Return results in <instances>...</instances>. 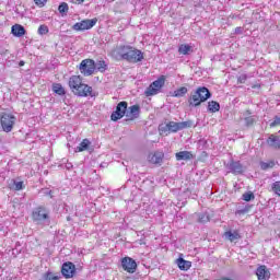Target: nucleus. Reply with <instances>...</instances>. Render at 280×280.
Masks as SVG:
<instances>
[{
	"instance_id": "30",
	"label": "nucleus",
	"mask_w": 280,
	"mask_h": 280,
	"mask_svg": "<svg viewBox=\"0 0 280 280\" xmlns=\"http://www.w3.org/2000/svg\"><path fill=\"white\" fill-rule=\"evenodd\" d=\"M106 68H107L106 61L104 60H101L96 63V69L97 71H100V73H104V71H106Z\"/></svg>"
},
{
	"instance_id": "5",
	"label": "nucleus",
	"mask_w": 280,
	"mask_h": 280,
	"mask_svg": "<svg viewBox=\"0 0 280 280\" xmlns=\"http://www.w3.org/2000/svg\"><path fill=\"white\" fill-rule=\"evenodd\" d=\"M165 75H160L158 80L153 81L144 91L145 97L159 95V92L165 86Z\"/></svg>"
},
{
	"instance_id": "34",
	"label": "nucleus",
	"mask_w": 280,
	"mask_h": 280,
	"mask_svg": "<svg viewBox=\"0 0 280 280\" xmlns=\"http://www.w3.org/2000/svg\"><path fill=\"white\" fill-rule=\"evenodd\" d=\"M271 189H272L273 194H276V196L280 197V182H275L271 185Z\"/></svg>"
},
{
	"instance_id": "8",
	"label": "nucleus",
	"mask_w": 280,
	"mask_h": 280,
	"mask_svg": "<svg viewBox=\"0 0 280 280\" xmlns=\"http://www.w3.org/2000/svg\"><path fill=\"white\" fill-rule=\"evenodd\" d=\"M32 220L33 222H45V220H49V211L45 206H38L32 212Z\"/></svg>"
},
{
	"instance_id": "22",
	"label": "nucleus",
	"mask_w": 280,
	"mask_h": 280,
	"mask_svg": "<svg viewBox=\"0 0 280 280\" xmlns=\"http://www.w3.org/2000/svg\"><path fill=\"white\" fill-rule=\"evenodd\" d=\"M191 51H194V49L189 44H180L178 47V54L180 56H188V54H191Z\"/></svg>"
},
{
	"instance_id": "4",
	"label": "nucleus",
	"mask_w": 280,
	"mask_h": 280,
	"mask_svg": "<svg viewBox=\"0 0 280 280\" xmlns=\"http://www.w3.org/2000/svg\"><path fill=\"white\" fill-rule=\"evenodd\" d=\"M16 124V116L11 113H1L0 114V125L3 132H12L14 130V125Z\"/></svg>"
},
{
	"instance_id": "33",
	"label": "nucleus",
	"mask_w": 280,
	"mask_h": 280,
	"mask_svg": "<svg viewBox=\"0 0 280 280\" xmlns=\"http://www.w3.org/2000/svg\"><path fill=\"white\" fill-rule=\"evenodd\" d=\"M275 165H276L275 161L262 162L261 170H272V167H275Z\"/></svg>"
},
{
	"instance_id": "31",
	"label": "nucleus",
	"mask_w": 280,
	"mask_h": 280,
	"mask_svg": "<svg viewBox=\"0 0 280 280\" xmlns=\"http://www.w3.org/2000/svg\"><path fill=\"white\" fill-rule=\"evenodd\" d=\"M243 200L245 202H250V200H255V194H253V191H247L243 194Z\"/></svg>"
},
{
	"instance_id": "17",
	"label": "nucleus",
	"mask_w": 280,
	"mask_h": 280,
	"mask_svg": "<svg viewBox=\"0 0 280 280\" xmlns=\"http://www.w3.org/2000/svg\"><path fill=\"white\" fill-rule=\"evenodd\" d=\"M267 144L269 148H273V150H280V137L271 133L267 139Z\"/></svg>"
},
{
	"instance_id": "20",
	"label": "nucleus",
	"mask_w": 280,
	"mask_h": 280,
	"mask_svg": "<svg viewBox=\"0 0 280 280\" xmlns=\"http://www.w3.org/2000/svg\"><path fill=\"white\" fill-rule=\"evenodd\" d=\"M224 235L226 237V240H229V242H237V240H242V235L240 234V232L237 230L235 231H226L224 232Z\"/></svg>"
},
{
	"instance_id": "28",
	"label": "nucleus",
	"mask_w": 280,
	"mask_h": 280,
	"mask_svg": "<svg viewBox=\"0 0 280 280\" xmlns=\"http://www.w3.org/2000/svg\"><path fill=\"white\" fill-rule=\"evenodd\" d=\"M43 280H60V276L56 275L55 272L51 271H46L43 275Z\"/></svg>"
},
{
	"instance_id": "37",
	"label": "nucleus",
	"mask_w": 280,
	"mask_h": 280,
	"mask_svg": "<svg viewBox=\"0 0 280 280\" xmlns=\"http://www.w3.org/2000/svg\"><path fill=\"white\" fill-rule=\"evenodd\" d=\"M248 77L246 74H242L241 77L237 78V83L238 84H244Z\"/></svg>"
},
{
	"instance_id": "23",
	"label": "nucleus",
	"mask_w": 280,
	"mask_h": 280,
	"mask_svg": "<svg viewBox=\"0 0 280 280\" xmlns=\"http://www.w3.org/2000/svg\"><path fill=\"white\" fill-rule=\"evenodd\" d=\"M91 148V140L90 139H83L81 143L77 147L75 152H84Z\"/></svg>"
},
{
	"instance_id": "10",
	"label": "nucleus",
	"mask_w": 280,
	"mask_h": 280,
	"mask_svg": "<svg viewBox=\"0 0 280 280\" xmlns=\"http://www.w3.org/2000/svg\"><path fill=\"white\" fill-rule=\"evenodd\" d=\"M79 69L83 75H93L95 73V61L93 59H84L81 61Z\"/></svg>"
},
{
	"instance_id": "19",
	"label": "nucleus",
	"mask_w": 280,
	"mask_h": 280,
	"mask_svg": "<svg viewBox=\"0 0 280 280\" xmlns=\"http://www.w3.org/2000/svg\"><path fill=\"white\" fill-rule=\"evenodd\" d=\"M176 161H191L194 153L191 151H179L175 153Z\"/></svg>"
},
{
	"instance_id": "36",
	"label": "nucleus",
	"mask_w": 280,
	"mask_h": 280,
	"mask_svg": "<svg viewBox=\"0 0 280 280\" xmlns=\"http://www.w3.org/2000/svg\"><path fill=\"white\" fill-rule=\"evenodd\" d=\"M35 5H37V8H45V5H47V0H33Z\"/></svg>"
},
{
	"instance_id": "14",
	"label": "nucleus",
	"mask_w": 280,
	"mask_h": 280,
	"mask_svg": "<svg viewBox=\"0 0 280 280\" xmlns=\"http://www.w3.org/2000/svg\"><path fill=\"white\" fill-rule=\"evenodd\" d=\"M167 130L170 132H178V130H184V128H191V121H183V122H174L170 121L166 125Z\"/></svg>"
},
{
	"instance_id": "29",
	"label": "nucleus",
	"mask_w": 280,
	"mask_h": 280,
	"mask_svg": "<svg viewBox=\"0 0 280 280\" xmlns=\"http://www.w3.org/2000/svg\"><path fill=\"white\" fill-rule=\"evenodd\" d=\"M37 34H39V36H45L46 34H49V26L45 24L39 25Z\"/></svg>"
},
{
	"instance_id": "2",
	"label": "nucleus",
	"mask_w": 280,
	"mask_h": 280,
	"mask_svg": "<svg viewBox=\"0 0 280 280\" xmlns=\"http://www.w3.org/2000/svg\"><path fill=\"white\" fill-rule=\"evenodd\" d=\"M118 55L121 57L122 60H126L127 62H131L133 65H137V62H141V60H143V51L132 46H119Z\"/></svg>"
},
{
	"instance_id": "38",
	"label": "nucleus",
	"mask_w": 280,
	"mask_h": 280,
	"mask_svg": "<svg viewBox=\"0 0 280 280\" xmlns=\"http://www.w3.org/2000/svg\"><path fill=\"white\" fill-rule=\"evenodd\" d=\"M245 213H248V208L241 209V210H237V211H236V214H237V215H245Z\"/></svg>"
},
{
	"instance_id": "41",
	"label": "nucleus",
	"mask_w": 280,
	"mask_h": 280,
	"mask_svg": "<svg viewBox=\"0 0 280 280\" xmlns=\"http://www.w3.org/2000/svg\"><path fill=\"white\" fill-rule=\"evenodd\" d=\"M252 89H261V84L256 83V84L252 85Z\"/></svg>"
},
{
	"instance_id": "27",
	"label": "nucleus",
	"mask_w": 280,
	"mask_h": 280,
	"mask_svg": "<svg viewBox=\"0 0 280 280\" xmlns=\"http://www.w3.org/2000/svg\"><path fill=\"white\" fill-rule=\"evenodd\" d=\"M9 189H13V191H21L25 189V184L23 182L13 180V186H9Z\"/></svg>"
},
{
	"instance_id": "25",
	"label": "nucleus",
	"mask_w": 280,
	"mask_h": 280,
	"mask_svg": "<svg viewBox=\"0 0 280 280\" xmlns=\"http://www.w3.org/2000/svg\"><path fill=\"white\" fill-rule=\"evenodd\" d=\"M208 110H209V113L220 112V103H218L215 101L208 102Z\"/></svg>"
},
{
	"instance_id": "13",
	"label": "nucleus",
	"mask_w": 280,
	"mask_h": 280,
	"mask_svg": "<svg viewBox=\"0 0 280 280\" xmlns=\"http://www.w3.org/2000/svg\"><path fill=\"white\" fill-rule=\"evenodd\" d=\"M140 115H141V106L137 104L132 105L127 109L125 114L126 121H135V119H139Z\"/></svg>"
},
{
	"instance_id": "42",
	"label": "nucleus",
	"mask_w": 280,
	"mask_h": 280,
	"mask_svg": "<svg viewBox=\"0 0 280 280\" xmlns=\"http://www.w3.org/2000/svg\"><path fill=\"white\" fill-rule=\"evenodd\" d=\"M19 67H25V61L21 60V61L19 62Z\"/></svg>"
},
{
	"instance_id": "1",
	"label": "nucleus",
	"mask_w": 280,
	"mask_h": 280,
	"mask_svg": "<svg viewBox=\"0 0 280 280\" xmlns=\"http://www.w3.org/2000/svg\"><path fill=\"white\" fill-rule=\"evenodd\" d=\"M68 86L78 97H97L93 86L84 83V79L81 75H71L68 80Z\"/></svg>"
},
{
	"instance_id": "7",
	"label": "nucleus",
	"mask_w": 280,
	"mask_h": 280,
	"mask_svg": "<svg viewBox=\"0 0 280 280\" xmlns=\"http://www.w3.org/2000/svg\"><path fill=\"white\" fill-rule=\"evenodd\" d=\"M95 25H97V18L77 22L75 24H73L72 30H74V32H84L86 30H93Z\"/></svg>"
},
{
	"instance_id": "35",
	"label": "nucleus",
	"mask_w": 280,
	"mask_h": 280,
	"mask_svg": "<svg viewBox=\"0 0 280 280\" xmlns=\"http://www.w3.org/2000/svg\"><path fill=\"white\" fill-rule=\"evenodd\" d=\"M254 125H255V118H253V116L245 118V126H247V128H250V126H254Z\"/></svg>"
},
{
	"instance_id": "6",
	"label": "nucleus",
	"mask_w": 280,
	"mask_h": 280,
	"mask_svg": "<svg viewBox=\"0 0 280 280\" xmlns=\"http://www.w3.org/2000/svg\"><path fill=\"white\" fill-rule=\"evenodd\" d=\"M128 110V102L121 101L117 104L116 110H114L110 115L112 121H119V119H124L126 117V113Z\"/></svg>"
},
{
	"instance_id": "11",
	"label": "nucleus",
	"mask_w": 280,
	"mask_h": 280,
	"mask_svg": "<svg viewBox=\"0 0 280 280\" xmlns=\"http://www.w3.org/2000/svg\"><path fill=\"white\" fill-rule=\"evenodd\" d=\"M165 153L163 151H152L148 154L147 161L151 165H163Z\"/></svg>"
},
{
	"instance_id": "26",
	"label": "nucleus",
	"mask_w": 280,
	"mask_h": 280,
	"mask_svg": "<svg viewBox=\"0 0 280 280\" xmlns=\"http://www.w3.org/2000/svg\"><path fill=\"white\" fill-rule=\"evenodd\" d=\"M187 92H188L187 88L180 86L174 91L173 97H183V96L187 95Z\"/></svg>"
},
{
	"instance_id": "39",
	"label": "nucleus",
	"mask_w": 280,
	"mask_h": 280,
	"mask_svg": "<svg viewBox=\"0 0 280 280\" xmlns=\"http://www.w3.org/2000/svg\"><path fill=\"white\" fill-rule=\"evenodd\" d=\"M244 33V28L242 26H237L235 30H234V34H243Z\"/></svg>"
},
{
	"instance_id": "24",
	"label": "nucleus",
	"mask_w": 280,
	"mask_h": 280,
	"mask_svg": "<svg viewBox=\"0 0 280 280\" xmlns=\"http://www.w3.org/2000/svg\"><path fill=\"white\" fill-rule=\"evenodd\" d=\"M52 91L54 93H56V95H67V91L65 90L61 83H54Z\"/></svg>"
},
{
	"instance_id": "40",
	"label": "nucleus",
	"mask_w": 280,
	"mask_h": 280,
	"mask_svg": "<svg viewBox=\"0 0 280 280\" xmlns=\"http://www.w3.org/2000/svg\"><path fill=\"white\" fill-rule=\"evenodd\" d=\"M85 0H70V3H74V5H80L81 3H84Z\"/></svg>"
},
{
	"instance_id": "21",
	"label": "nucleus",
	"mask_w": 280,
	"mask_h": 280,
	"mask_svg": "<svg viewBox=\"0 0 280 280\" xmlns=\"http://www.w3.org/2000/svg\"><path fill=\"white\" fill-rule=\"evenodd\" d=\"M176 264L179 270L187 271L189 268H191V261L185 260V258H177Z\"/></svg>"
},
{
	"instance_id": "16",
	"label": "nucleus",
	"mask_w": 280,
	"mask_h": 280,
	"mask_svg": "<svg viewBox=\"0 0 280 280\" xmlns=\"http://www.w3.org/2000/svg\"><path fill=\"white\" fill-rule=\"evenodd\" d=\"M229 170L234 176H237L240 174H244V165L240 161H230Z\"/></svg>"
},
{
	"instance_id": "18",
	"label": "nucleus",
	"mask_w": 280,
	"mask_h": 280,
	"mask_svg": "<svg viewBox=\"0 0 280 280\" xmlns=\"http://www.w3.org/2000/svg\"><path fill=\"white\" fill-rule=\"evenodd\" d=\"M11 34H13V36H16V38H21V36H25L26 31L23 25L15 24L11 27Z\"/></svg>"
},
{
	"instance_id": "32",
	"label": "nucleus",
	"mask_w": 280,
	"mask_h": 280,
	"mask_svg": "<svg viewBox=\"0 0 280 280\" xmlns=\"http://www.w3.org/2000/svg\"><path fill=\"white\" fill-rule=\"evenodd\" d=\"M58 10H59L60 14H67V12H69V4H67V2H62L58 7Z\"/></svg>"
},
{
	"instance_id": "12",
	"label": "nucleus",
	"mask_w": 280,
	"mask_h": 280,
	"mask_svg": "<svg viewBox=\"0 0 280 280\" xmlns=\"http://www.w3.org/2000/svg\"><path fill=\"white\" fill-rule=\"evenodd\" d=\"M77 269L75 265L71 261L63 262L61 266V275L66 279H73L75 277Z\"/></svg>"
},
{
	"instance_id": "15",
	"label": "nucleus",
	"mask_w": 280,
	"mask_h": 280,
	"mask_svg": "<svg viewBox=\"0 0 280 280\" xmlns=\"http://www.w3.org/2000/svg\"><path fill=\"white\" fill-rule=\"evenodd\" d=\"M256 277L258 280H270V269L266 265H259L256 269Z\"/></svg>"
},
{
	"instance_id": "3",
	"label": "nucleus",
	"mask_w": 280,
	"mask_h": 280,
	"mask_svg": "<svg viewBox=\"0 0 280 280\" xmlns=\"http://www.w3.org/2000/svg\"><path fill=\"white\" fill-rule=\"evenodd\" d=\"M211 97V92L206 86H199L197 90L188 97L189 106L195 108L200 106V104L207 102Z\"/></svg>"
},
{
	"instance_id": "9",
	"label": "nucleus",
	"mask_w": 280,
	"mask_h": 280,
	"mask_svg": "<svg viewBox=\"0 0 280 280\" xmlns=\"http://www.w3.org/2000/svg\"><path fill=\"white\" fill-rule=\"evenodd\" d=\"M121 268L125 270V272H128L129 275H135L137 272V261L128 256L121 258L120 260Z\"/></svg>"
}]
</instances>
